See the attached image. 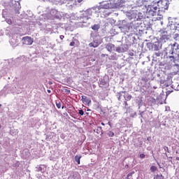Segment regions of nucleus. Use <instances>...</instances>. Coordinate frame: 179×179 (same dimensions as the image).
I'll use <instances>...</instances> for the list:
<instances>
[{"label": "nucleus", "instance_id": "f8f14e48", "mask_svg": "<svg viewBox=\"0 0 179 179\" xmlns=\"http://www.w3.org/2000/svg\"><path fill=\"white\" fill-rule=\"evenodd\" d=\"M114 47H115L114 45L110 43V44L107 45L106 48H107L108 51H109V52H111L113 51V50H114Z\"/></svg>", "mask_w": 179, "mask_h": 179}, {"label": "nucleus", "instance_id": "2eb2a0df", "mask_svg": "<svg viewBox=\"0 0 179 179\" xmlns=\"http://www.w3.org/2000/svg\"><path fill=\"white\" fill-rule=\"evenodd\" d=\"M94 132H96V134H101V135H103V129H101V127H98L96 129L94 130Z\"/></svg>", "mask_w": 179, "mask_h": 179}, {"label": "nucleus", "instance_id": "e433bc0d", "mask_svg": "<svg viewBox=\"0 0 179 179\" xmlns=\"http://www.w3.org/2000/svg\"><path fill=\"white\" fill-rule=\"evenodd\" d=\"M140 115H141V117L143 115V113H140Z\"/></svg>", "mask_w": 179, "mask_h": 179}, {"label": "nucleus", "instance_id": "9d476101", "mask_svg": "<svg viewBox=\"0 0 179 179\" xmlns=\"http://www.w3.org/2000/svg\"><path fill=\"white\" fill-rule=\"evenodd\" d=\"M79 173L78 172H74L71 175L68 179H79Z\"/></svg>", "mask_w": 179, "mask_h": 179}, {"label": "nucleus", "instance_id": "c756f323", "mask_svg": "<svg viewBox=\"0 0 179 179\" xmlns=\"http://www.w3.org/2000/svg\"><path fill=\"white\" fill-rule=\"evenodd\" d=\"M176 59H177V62H179V53L177 55Z\"/></svg>", "mask_w": 179, "mask_h": 179}, {"label": "nucleus", "instance_id": "7ed1b4c3", "mask_svg": "<svg viewBox=\"0 0 179 179\" xmlns=\"http://www.w3.org/2000/svg\"><path fill=\"white\" fill-rule=\"evenodd\" d=\"M153 3L158 8V12L161 9H167L169 8V0H155Z\"/></svg>", "mask_w": 179, "mask_h": 179}, {"label": "nucleus", "instance_id": "412c9836", "mask_svg": "<svg viewBox=\"0 0 179 179\" xmlns=\"http://www.w3.org/2000/svg\"><path fill=\"white\" fill-rule=\"evenodd\" d=\"M154 179H164V177L162 175H157Z\"/></svg>", "mask_w": 179, "mask_h": 179}, {"label": "nucleus", "instance_id": "4468645a", "mask_svg": "<svg viewBox=\"0 0 179 179\" xmlns=\"http://www.w3.org/2000/svg\"><path fill=\"white\" fill-rule=\"evenodd\" d=\"M169 59H171V62H173L174 64H176V62H177V57L174 56V55H171L169 57Z\"/></svg>", "mask_w": 179, "mask_h": 179}, {"label": "nucleus", "instance_id": "a878e982", "mask_svg": "<svg viewBox=\"0 0 179 179\" xmlns=\"http://www.w3.org/2000/svg\"><path fill=\"white\" fill-rule=\"evenodd\" d=\"M116 51L117 52H122V51L121 50V48L120 47L116 48Z\"/></svg>", "mask_w": 179, "mask_h": 179}, {"label": "nucleus", "instance_id": "aec40b11", "mask_svg": "<svg viewBox=\"0 0 179 179\" xmlns=\"http://www.w3.org/2000/svg\"><path fill=\"white\" fill-rule=\"evenodd\" d=\"M157 170V167L155 166H152L150 167V171H152V173H155V171H156Z\"/></svg>", "mask_w": 179, "mask_h": 179}, {"label": "nucleus", "instance_id": "b1692460", "mask_svg": "<svg viewBox=\"0 0 179 179\" xmlns=\"http://www.w3.org/2000/svg\"><path fill=\"white\" fill-rule=\"evenodd\" d=\"M164 150L165 152H167L168 153H170V150H169V147H167V146L164 147Z\"/></svg>", "mask_w": 179, "mask_h": 179}, {"label": "nucleus", "instance_id": "473e14b6", "mask_svg": "<svg viewBox=\"0 0 179 179\" xmlns=\"http://www.w3.org/2000/svg\"><path fill=\"white\" fill-rule=\"evenodd\" d=\"M108 124L110 127H111V123L110 122H108Z\"/></svg>", "mask_w": 179, "mask_h": 179}, {"label": "nucleus", "instance_id": "c03bdc74", "mask_svg": "<svg viewBox=\"0 0 179 179\" xmlns=\"http://www.w3.org/2000/svg\"><path fill=\"white\" fill-rule=\"evenodd\" d=\"M101 125H104V123H103V122H101Z\"/></svg>", "mask_w": 179, "mask_h": 179}, {"label": "nucleus", "instance_id": "c85d7f7f", "mask_svg": "<svg viewBox=\"0 0 179 179\" xmlns=\"http://www.w3.org/2000/svg\"><path fill=\"white\" fill-rule=\"evenodd\" d=\"M70 45L71 47H73L75 45V42H71Z\"/></svg>", "mask_w": 179, "mask_h": 179}, {"label": "nucleus", "instance_id": "4be33fe9", "mask_svg": "<svg viewBox=\"0 0 179 179\" xmlns=\"http://www.w3.org/2000/svg\"><path fill=\"white\" fill-rule=\"evenodd\" d=\"M108 136H110V137H113V136H114V132H113V131H108Z\"/></svg>", "mask_w": 179, "mask_h": 179}, {"label": "nucleus", "instance_id": "58836bf2", "mask_svg": "<svg viewBox=\"0 0 179 179\" xmlns=\"http://www.w3.org/2000/svg\"><path fill=\"white\" fill-rule=\"evenodd\" d=\"M82 0H78V2L80 3Z\"/></svg>", "mask_w": 179, "mask_h": 179}, {"label": "nucleus", "instance_id": "a18cd8bd", "mask_svg": "<svg viewBox=\"0 0 179 179\" xmlns=\"http://www.w3.org/2000/svg\"><path fill=\"white\" fill-rule=\"evenodd\" d=\"M27 152L28 155L30 153V152H29V150H27Z\"/></svg>", "mask_w": 179, "mask_h": 179}, {"label": "nucleus", "instance_id": "1a4fd4ad", "mask_svg": "<svg viewBox=\"0 0 179 179\" xmlns=\"http://www.w3.org/2000/svg\"><path fill=\"white\" fill-rule=\"evenodd\" d=\"M82 100L83 103H85L88 106L92 103V100L86 96H82Z\"/></svg>", "mask_w": 179, "mask_h": 179}, {"label": "nucleus", "instance_id": "4c0bfd02", "mask_svg": "<svg viewBox=\"0 0 179 179\" xmlns=\"http://www.w3.org/2000/svg\"><path fill=\"white\" fill-rule=\"evenodd\" d=\"M176 160H179V157H176Z\"/></svg>", "mask_w": 179, "mask_h": 179}, {"label": "nucleus", "instance_id": "f704fd0d", "mask_svg": "<svg viewBox=\"0 0 179 179\" xmlns=\"http://www.w3.org/2000/svg\"><path fill=\"white\" fill-rule=\"evenodd\" d=\"M69 115H73V113H69Z\"/></svg>", "mask_w": 179, "mask_h": 179}, {"label": "nucleus", "instance_id": "f03ea898", "mask_svg": "<svg viewBox=\"0 0 179 179\" xmlns=\"http://www.w3.org/2000/svg\"><path fill=\"white\" fill-rule=\"evenodd\" d=\"M124 3H125L124 0H113L112 1L103 3L101 6L105 10H108V9H120V10H122L125 8V4ZM109 13H110V11Z\"/></svg>", "mask_w": 179, "mask_h": 179}, {"label": "nucleus", "instance_id": "f3484780", "mask_svg": "<svg viewBox=\"0 0 179 179\" xmlns=\"http://www.w3.org/2000/svg\"><path fill=\"white\" fill-rule=\"evenodd\" d=\"M173 20V23L175 24V27L176 29H179V20L177 18H172Z\"/></svg>", "mask_w": 179, "mask_h": 179}, {"label": "nucleus", "instance_id": "72a5a7b5", "mask_svg": "<svg viewBox=\"0 0 179 179\" xmlns=\"http://www.w3.org/2000/svg\"><path fill=\"white\" fill-rule=\"evenodd\" d=\"M60 38H61V40H62V38H64V36H61Z\"/></svg>", "mask_w": 179, "mask_h": 179}, {"label": "nucleus", "instance_id": "39448f33", "mask_svg": "<svg viewBox=\"0 0 179 179\" xmlns=\"http://www.w3.org/2000/svg\"><path fill=\"white\" fill-rule=\"evenodd\" d=\"M168 20H169V22L167 24V29H169V30H171L173 33H176L177 28L176 27V24H174V21L173 18L169 17Z\"/></svg>", "mask_w": 179, "mask_h": 179}, {"label": "nucleus", "instance_id": "bb28decb", "mask_svg": "<svg viewBox=\"0 0 179 179\" xmlns=\"http://www.w3.org/2000/svg\"><path fill=\"white\" fill-rule=\"evenodd\" d=\"M79 114L80 115H89L90 113H79Z\"/></svg>", "mask_w": 179, "mask_h": 179}, {"label": "nucleus", "instance_id": "f257e3e1", "mask_svg": "<svg viewBox=\"0 0 179 179\" xmlns=\"http://www.w3.org/2000/svg\"><path fill=\"white\" fill-rule=\"evenodd\" d=\"M110 15V12L104 9V7L101 6V8L97 6L92 8H90L85 11V16L87 20L92 19L90 16H92V19L94 17H99L101 15V17H106Z\"/></svg>", "mask_w": 179, "mask_h": 179}, {"label": "nucleus", "instance_id": "37998d69", "mask_svg": "<svg viewBox=\"0 0 179 179\" xmlns=\"http://www.w3.org/2000/svg\"><path fill=\"white\" fill-rule=\"evenodd\" d=\"M168 159H173V157H168Z\"/></svg>", "mask_w": 179, "mask_h": 179}, {"label": "nucleus", "instance_id": "6ab92c4d", "mask_svg": "<svg viewBox=\"0 0 179 179\" xmlns=\"http://www.w3.org/2000/svg\"><path fill=\"white\" fill-rule=\"evenodd\" d=\"M173 50H179V45H178L177 43H175L173 44Z\"/></svg>", "mask_w": 179, "mask_h": 179}, {"label": "nucleus", "instance_id": "49530a36", "mask_svg": "<svg viewBox=\"0 0 179 179\" xmlns=\"http://www.w3.org/2000/svg\"><path fill=\"white\" fill-rule=\"evenodd\" d=\"M0 107H1V104H0Z\"/></svg>", "mask_w": 179, "mask_h": 179}, {"label": "nucleus", "instance_id": "ea45409f", "mask_svg": "<svg viewBox=\"0 0 179 179\" xmlns=\"http://www.w3.org/2000/svg\"><path fill=\"white\" fill-rule=\"evenodd\" d=\"M48 92L49 93H51V91H50V90H48Z\"/></svg>", "mask_w": 179, "mask_h": 179}, {"label": "nucleus", "instance_id": "20e7f679", "mask_svg": "<svg viewBox=\"0 0 179 179\" xmlns=\"http://www.w3.org/2000/svg\"><path fill=\"white\" fill-rule=\"evenodd\" d=\"M157 11L159 12V9L154 3L152 6H149L147 8V13L149 16H156V15H157Z\"/></svg>", "mask_w": 179, "mask_h": 179}, {"label": "nucleus", "instance_id": "c9c22d12", "mask_svg": "<svg viewBox=\"0 0 179 179\" xmlns=\"http://www.w3.org/2000/svg\"><path fill=\"white\" fill-rule=\"evenodd\" d=\"M79 113H83V110H79Z\"/></svg>", "mask_w": 179, "mask_h": 179}, {"label": "nucleus", "instance_id": "5701e85b", "mask_svg": "<svg viewBox=\"0 0 179 179\" xmlns=\"http://www.w3.org/2000/svg\"><path fill=\"white\" fill-rule=\"evenodd\" d=\"M140 159H145L146 157V155L142 153L139 155Z\"/></svg>", "mask_w": 179, "mask_h": 179}, {"label": "nucleus", "instance_id": "2f4dec72", "mask_svg": "<svg viewBox=\"0 0 179 179\" xmlns=\"http://www.w3.org/2000/svg\"><path fill=\"white\" fill-rule=\"evenodd\" d=\"M90 47H93V43H90Z\"/></svg>", "mask_w": 179, "mask_h": 179}, {"label": "nucleus", "instance_id": "79ce46f5", "mask_svg": "<svg viewBox=\"0 0 179 179\" xmlns=\"http://www.w3.org/2000/svg\"><path fill=\"white\" fill-rule=\"evenodd\" d=\"M165 155H166V157H169V156L167 155V153H165Z\"/></svg>", "mask_w": 179, "mask_h": 179}, {"label": "nucleus", "instance_id": "6e6552de", "mask_svg": "<svg viewBox=\"0 0 179 179\" xmlns=\"http://www.w3.org/2000/svg\"><path fill=\"white\" fill-rule=\"evenodd\" d=\"M126 15L127 17H129V20H134V19H136V15H135L134 13H127Z\"/></svg>", "mask_w": 179, "mask_h": 179}, {"label": "nucleus", "instance_id": "423d86ee", "mask_svg": "<svg viewBox=\"0 0 179 179\" xmlns=\"http://www.w3.org/2000/svg\"><path fill=\"white\" fill-rule=\"evenodd\" d=\"M22 43L26 45H31L33 44V39L29 36H24L22 38Z\"/></svg>", "mask_w": 179, "mask_h": 179}, {"label": "nucleus", "instance_id": "393cba45", "mask_svg": "<svg viewBox=\"0 0 179 179\" xmlns=\"http://www.w3.org/2000/svg\"><path fill=\"white\" fill-rule=\"evenodd\" d=\"M134 173H135V172H131V173H128V175H127V179L131 178H129V177H132V174H134Z\"/></svg>", "mask_w": 179, "mask_h": 179}, {"label": "nucleus", "instance_id": "ddd939ff", "mask_svg": "<svg viewBox=\"0 0 179 179\" xmlns=\"http://www.w3.org/2000/svg\"><path fill=\"white\" fill-rule=\"evenodd\" d=\"M74 159H75V162L78 164H80V159H82V155H76Z\"/></svg>", "mask_w": 179, "mask_h": 179}, {"label": "nucleus", "instance_id": "cd10ccee", "mask_svg": "<svg viewBox=\"0 0 179 179\" xmlns=\"http://www.w3.org/2000/svg\"><path fill=\"white\" fill-rule=\"evenodd\" d=\"M56 106H57V108H61V103H57Z\"/></svg>", "mask_w": 179, "mask_h": 179}, {"label": "nucleus", "instance_id": "dca6fc26", "mask_svg": "<svg viewBox=\"0 0 179 179\" xmlns=\"http://www.w3.org/2000/svg\"><path fill=\"white\" fill-rule=\"evenodd\" d=\"M43 170H44V165H39L36 167V171H41L43 173Z\"/></svg>", "mask_w": 179, "mask_h": 179}, {"label": "nucleus", "instance_id": "a19ab883", "mask_svg": "<svg viewBox=\"0 0 179 179\" xmlns=\"http://www.w3.org/2000/svg\"><path fill=\"white\" fill-rule=\"evenodd\" d=\"M87 111H90V109L87 108Z\"/></svg>", "mask_w": 179, "mask_h": 179}, {"label": "nucleus", "instance_id": "7c9ffc66", "mask_svg": "<svg viewBox=\"0 0 179 179\" xmlns=\"http://www.w3.org/2000/svg\"><path fill=\"white\" fill-rule=\"evenodd\" d=\"M171 55H174V51L172 50L171 52Z\"/></svg>", "mask_w": 179, "mask_h": 179}, {"label": "nucleus", "instance_id": "9b49d317", "mask_svg": "<svg viewBox=\"0 0 179 179\" xmlns=\"http://www.w3.org/2000/svg\"><path fill=\"white\" fill-rule=\"evenodd\" d=\"M91 29L94 31H97L100 29V24H95L91 27Z\"/></svg>", "mask_w": 179, "mask_h": 179}, {"label": "nucleus", "instance_id": "0eeeda50", "mask_svg": "<svg viewBox=\"0 0 179 179\" xmlns=\"http://www.w3.org/2000/svg\"><path fill=\"white\" fill-rule=\"evenodd\" d=\"M129 25L127 23V21L122 20V22L120 24L119 29L122 31L123 30H127Z\"/></svg>", "mask_w": 179, "mask_h": 179}, {"label": "nucleus", "instance_id": "a211bd4d", "mask_svg": "<svg viewBox=\"0 0 179 179\" xmlns=\"http://www.w3.org/2000/svg\"><path fill=\"white\" fill-rule=\"evenodd\" d=\"M173 38L176 40V41H179V34H175L173 35Z\"/></svg>", "mask_w": 179, "mask_h": 179}]
</instances>
